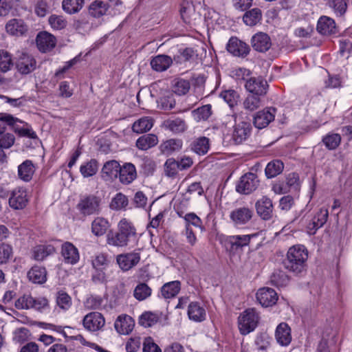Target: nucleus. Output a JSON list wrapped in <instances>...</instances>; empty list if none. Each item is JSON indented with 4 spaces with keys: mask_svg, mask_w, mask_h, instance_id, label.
Listing matches in <instances>:
<instances>
[{
    "mask_svg": "<svg viewBox=\"0 0 352 352\" xmlns=\"http://www.w3.org/2000/svg\"><path fill=\"white\" fill-rule=\"evenodd\" d=\"M256 299L263 307H267L276 302L278 296L273 289L263 287L258 290Z\"/></svg>",
    "mask_w": 352,
    "mask_h": 352,
    "instance_id": "obj_16",
    "label": "nucleus"
},
{
    "mask_svg": "<svg viewBox=\"0 0 352 352\" xmlns=\"http://www.w3.org/2000/svg\"><path fill=\"white\" fill-rule=\"evenodd\" d=\"M226 48L230 54L239 57L246 56L250 50L248 45L238 39L236 37L230 38Z\"/></svg>",
    "mask_w": 352,
    "mask_h": 352,
    "instance_id": "obj_13",
    "label": "nucleus"
},
{
    "mask_svg": "<svg viewBox=\"0 0 352 352\" xmlns=\"http://www.w3.org/2000/svg\"><path fill=\"white\" fill-rule=\"evenodd\" d=\"M33 297L24 294L15 302V307L18 309H29L32 308Z\"/></svg>",
    "mask_w": 352,
    "mask_h": 352,
    "instance_id": "obj_61",
    "label": "nucleus"
},
{
    "mask_svg": "<svg viewBox=\"0 0 352 352\" xmlns=\"http://www.w3.org/2000/svg\"><path fill=\"white\" fill-rule=\"evenodd\" d=\"M181 289V283L178 280L165 283L161 288L162 296L164 298H171L177 296Z\"/></svg>",
    "mask_w": 352,
    "mask_h": 352,
    "instance_id": "obj_37",
    "label": "nucleus"
},
{
    "mask_svg": "<svg viewBox=\"0 0 352 352\" xmlns=\"http://www.w3.org/2000/svg\"><path fill=\"white\" fill-rule=\"evenodd\" d=\"M153 126V120L149 117H142L135 121L132 130L136 133H142L149 131Z\"/></svg>",
    "mask_w": 352,
    "mask_h": 352,
    "instance_id": "obj_38",
    "label": "nucleus"
},
{
    "mask_svg": "<svg viewBox=\"0 0 352 352\" xmlns=\"http://www.w3.org/2000/svg\"><path fill=\"white\" fill-rule=\"evenodd\" d=\"M259 181L256 175L252 173L243 175L236 186V190L240 194L249 195L258 186Z\"/></svg>",
    "mask_w": 352,
    "mask_h": 352,
    "instance_id": "obj_5",
    "label": "nucleus"
},
{
    "mask_svg": "<svg viewBox=\"0 0 352 352\" xmlns=\"http://www.w3.org/2000/svg\"><path fill=\"white\" fill-rule=\"evenodd\" d=\"M276 113L274 107H266L257 111L253 118L254 125L259 129L265 128L274 120Z\"/></svg>",
    "mask_w": 352,
    "mask_h": 352,
    "instance_id": "obj_7",
    "label": "nucleus"
},
{
    "mask_svg": "<svg viewBox=\"0 0 352 352\" xmlns=\"http://www.w3.org/2000/svg\"><path fill=\"white\" fill-rule=\"evenodd\" d=\"M30 281L36 284H42L47 280V271L41 266H33L28 272Z\"/></svg>",
    "mask_w": 352,
    "mask_h": 352,
    "instance_id": "obj_31",
    "label": "nucleus"
},
{
    "mask_svg": "<svg viewBox=\"0 0 352 352\" xmlns=\"http://www.w3.org/2000/svg\"><path fill=\"white\" fill-rule=\"evenodd\" d=\"M140 260V254L135 252L120 254L116 258L118 265L124 271L131 269L139 263Z\"/></svg>",
    "mask_w": 352,
    "mask_h": 352,
    "instance_id": "obj_19",
    "label": "nucleus"
},
{
    "mask_svg": "<svg viewBox=\"0 0 352 352\" xmlns=\"http://www.w3.org/2000/svg\"><path fill=\"white\" fill-rule=\"evenodd\" d=\"M318 32L323 35H328L335 33L336 23L333 19L322 16L320 17L317 24Z\"/></svg>",
    "mask_w": 352,
    "mask_h": 352,
    "instance_id": "obj_26",
    "label": "nucleus"
},
{
    "mask_svg": "<svg viewBox=\"0 0 352 352\" xmlns=\"http://www.w3.org/2000/svg\"><path fill=\"white\" fill-rule=\"evenodd\" d=\"M254 212L248 207H239L234 209L230 214V218L234 224L245 225L252 218Z\"/></svg>",
    "mask_w": 352,
    "mask_h": 352,
    "instance_id": "obj_12",
    "label": "nucleus"
},
{
    "mask_svg": "<svg viewBox=\"0 0 352 352\" xmlns=\"http://www.w3.org/2000/svg\"><path fill=\"white\" fill-rule=\"evenodd\" d=\"M283 163L280 160H274L268 163L265 172L267 178H273L279 175L283 170Z\"/></svg>",
    "mask_w": 352,
    "mask_h": 352,
    "instance_id": "obj_47",
    "label": "nucleus"
},
{
    "mask_svg": "<svg viewBox=\"0 0 352 352\" xmlns=\"http://www.w3.org/2000/svg\"><path fill=\"white\" fill-rule=\"evenodd\" d=\"M182 146V142L180 140L170 139L166 141L162 146V151L167 154L179 151Z\"/></svg>",
    "mask_w": 352,
    "mask_h": 352,
    "instance_id": "obj_57",
    "label": "nucleus"
},
{
    "mask_svg": "<svg viewBox=\"0 0 352 352\" xmlns=\"http://www.w3.org/2000/svg\"><path fill=\"white\" fill-rule=\"evenodd\" d=\"M210 148V140L206 137L195 139L190 144V149L199 155L207 153Z\"/></svg>",
    "mask_w": 352,
    "mask_h": 352,
    "instance_id": "obj_34",
    "label": "nucleus"
},
{
    "mask_svg": "<svg viewBox=\"0 0 352 352\" xmlns=\"http://www.w3.org/2000/svg\"><path fill=\"white\" fill-rule=\"evenodd\" d=\"M188 315L190 320L195 322H201L206 318L205 309L196 302L188 305Z\"/></svg>",
    "mask_w": 352,
    "mask_h": 352,
    "instance_id": "obj_35",
    "label": "nucleus"
},
{
    "mask_svg": "<svg viewBox=\"0 0 352 352\" xmlns=\"http://www.w3.org/2000/svg\"><path fill=\"white\" fill-rule=\"evenodd\" d=\"M111 263V258L104 253H99L92 260V265L96 270H104Z\"/></svg>",
    "mask_w": 352,
    "mask_h": 352,
    "instance_id": "obj_52",
    "label": "nucleus"
},
{
    "mask_svg": "<svg viewBox=\"0 0 352 352\" xmlns=\"http://www.w3.org/2000/svg\"><path fill=\"white\" fill-rule=\"evenodd\" d=\"M109 8L107 3L102 1L95 0L88 8L89 14L94 17L99 18L104 16Z\"/></svg>",
    "mask_w": 352,
    "mask_h": 352,
    "instance_id": "obj_33",
    "label": "nucleus"
},
{
    "mask_svg": "<svg viewBox=\"0 0 352 352\" xmlns=\"http://www.w3.org/2000/svg\"><path fill=\"white\" fill-rule=\"evenodd\" d=\"M256 212L264 220H268L272 218L273 214V204L272 200L263 196L255 204Z\"/></svg>",
    "mask_w": 352,
    "mask_h": 352,
    "instance_id": "obj_15",
    "label": "nucleus"
},
{
    "mask_svg": "<svg viewBox=\"0 0 352 352\" xmlns=\"http://www.w3.org/2000/svg\"><path fill=\"white\" fill-rule=\"evenodd\" d=\"M135 235L136 230L133 224L126 219H122L118 224V231H110L107 234V244L118 248L125 247Z\"/></svg>",
    "mask_w": 352,
    "mask_h": 352,
    "instance_id": "obj_2",
    "label": "nucleus"
},
{
    "mask_svg": "<svg viewBox=\"0 0 352 352\" xmlns=\"http://www.w3.org/2000/svg\"><path fill=\"white\" fill-rule=\"evenodd\" d=\"M101 199L94 195L82 196L76 206L82 216L98 214L101 211Z\"/></svg>",
    "mask_w": 352,
    "mask_h": 352,
    "instance_id": "obj_3",
    "label": "nucleus"
},
{
    "mask_svg": "<svg viewBox=\"0 0 352 352\" xmlns=\"http://www.w3.org/2000/svg\"><path fill=\"white\" fill-rule=\"evenodd\" d=\"M119 179L121 183L129 184L137 177L135 166L131 163H126L120 168Z\"/></svg>",
    "mask_w": 352,
    "mask_h": 352,
    "instance_id": "obj_24",
    "label": "nucleus"
},
{
    "mask_svg": "<svg viewBox=\"0 0 352 352\" xmlns=\"http://www.w3.org/2000/svg\"><path fill=\"white\" fill-rule=\"evenodd\" d=\"M151 289L144 283L138 284L134 289V297L141 301L144 300L151 295Z\"/></svg>",
    "mask_w": 352,
    "mask_h": 352,
    "instance_id": "obj_51",
    "label": "nucleus"
},
{
    "mask_svg": "<svg viewBox=\"0 0 352 352\" xmlns=\"http://www.w3.org/2000/svg\"><path fill=\"white\" fill-rule=\"evenodd\" d=\"M245 88L250 94L265 97L269 85L261 76L250 77L245 83Z\"/></svg>",
    "mask_w": 352,
    "mask_h": 352,
    "instance_id": "obj_6",
    "label": "nucleus"
},
{
    "mask_svg": "<svg viewBox=\"0 0 352 352\" xmlns=\"http://www.w3.org/2000/svg\"><path fill=\"white\" fill-rule=\"evenodd\" d=\"M104 323L105 320L103 316L96 311L87 314L82 320L85 329L92 332L100 330L104 327Z\"/></svg>",
    "mask_w": 352,
    "mask_h": 352,
    "instance_id": "obj_9",
    "label": "nucleus"
},
{
    "mask_svg": "<svg viewBox=\"0 0 352 352\" xmlns=\"http://www.w3.org/2000/svg\"><path fill=\"white\" fill-rule=\"evenodd\" d=\"M328 217V210L326 208H320L307 225L306 228L307 233L309 235L315 234L317 230L325 224Z\"/></svg>",
    "mask_w": 352,
    "mask_h": 352,
    "instance_id": "obj_11",
    "label": "nucleus"
},
{
    "mask_svg": "<svg viewBox=\"0 0 352 352\" xmlns=\"http://www.w3.org/2000/svg\"><path fill=\"white\" fill-rule=\"evenodd\" d=\"M272 284L276 287H285L289 282V277L280 270H276L270 277Z\"/></svg>",
    "mask_w": 352,
    "mask_h": 352,
    "instance_id": "obj_44",
    "label": "nucleus"
},
{
    "mask_svg": "<svg viewBox=\"0 0 352 352\" xmlns=\"http://www.w3.org/2000/svg\"><path fill=\"white\" fill-rule=\"evenodd\" d=\"M179 166L178 162L173 158L168 159L164 164V172L168 177H174L178 173Z\"/></svg>",
    "mask_w": 352,
    "mask_h": 352,
    "instance_id": "obj_59",
    "label": "nucleus"
},
{
    "mask_svg": "<svg viewBox=\"0 0 352 352\" xmlns=\"http://www.w3.org/2000/svg\"><path fill=\"white\" fill-rule=\"evenodd\" d=\"M259 317L253 308L247 309L238 318L239 328L241 333L246 335L256 327Z\"/></svg>",
    "mask_w": 352,
    "mask_h": 352,
    "instance_id": "obj_4",
    "label": "nucleus"
},
{
    "mask_svg": "<svg viewBox=\"0 0 352 352\" xmlns=\"http://www.w3.org/2000/svg\"><path fill=\"white\" fill-rule=\"evenodd\" d=\"M127 205V197L124 195L119 192L117 193L116 195L112 199L110 204V208L112 210H119L126 208Z\"/></svg>",
    "mask_w": 352,
    "mask_h": 352,
    "instance_id": "obj_55",
    "label": "nucleus"
},
{
    "mask_svg": "<svg viewBox=\"0 0 352 352\" xmlns=\"http://www.w3.org/2000/svg\"><path fill=\"white\" fill-rule=\"evenodd\" d=\"M172 63V58L164 54L157 55L151 60V66L152 69L156 72L166 71L170 67Z\"/></svg>",
    "mask_w": 352,
    "mask_h": 352,
    "instance_id": "obj_27",
    "label": "nucleus"
},
{
    "mask_svg": "<svg viewBox=\"0 0 352 352\" xmlns=\"http://www.w3.org/2000/svg\"><path fill=\"white\" fill-rule=\"evenodd\" d=\"M120 166L116 160L106 162L102 168V177L105 181H109L116 178L119 173Z\"/></svg>",
    "mask_w": 352,
    "mask_h": 352,
    "instance_id": "obj_28",
    "label": "nucleus"
},
{
    "mask_svg": "<svg viewBox=\"0 0 352 352\" xmlns=\"http://www.w3.org/2000/svg\"><path fill=\"white\" fill-rule=\"evenodd\" d=\"M220 96L230 107H233L236 104L239 99V94L234 90L222 91Z\"/></svg>",
    "mask_w": 352,
    "mask_h": 352,
    "instance_id": "obj_63",
    "label": "nucleus"
},
{
    "mask_svg": "<svg viewBox=\"0 0 352 352\" xmlns=\"http://www.w3.org/2000/svg\"><path fill=\"white\" fill-rule=\"evenodd\" d=\"M16 67L21 74H28L36 68V61L33 56L22 53L16 61Z\"/></svg>",
    "mask_w": 352,
    "mask_h": 352,
    "instance_id": "obj_10",
    "label": "nucleus"
},
{
    "mask_svg": "<svg viewBox=\"0 0 352 352\" xmlns=\"http://www.w3.org/2000/svg\"><path fill=\"white\" fill-rule=\"evenodd\" d=\"M263 96H259L249 94L243 102V107L245 110L252 112L256 111L264 104Z\"/></svg>",
    "mask_w": 352,
    "mask_h": 352,
    "instance_id": "obj_32",
    "label": "nucleus"
},
{
    "mask_svg": "<svg viewBox=\"0 0 352 352\" xmlns=\"http://www.w3.org/2000/svg\"><path fill=\"white\" fill-rule=\"evenodd\" d=\"M49 23L54 30L64 29L67 25V21L62 16L53 14L49 17Z\"/></svg>",
    "mask_w": 352,
    "mask_h": 352,
    "instance_id": "obj_62",
    "label": "nucleus"
},
{
    "mask_svg": "<svg viewBox=\"0 0 352 352\" xmlns=\"http://www.w3.org/2000/svg\"><path fill=\"white\" fill-rule=\"evenodd\" d=\"M36 45L41 52H49L55 47L56 38L46 32H41L36 36Z\"/></svg>",
    "mask_w": 352,
    "mask_h": 352,
    "instance_id": "obj_20",
    "label": "nucleus"
},
{
    "mask_svg": "<svg viewBox=\"0 0 352 352\" xmlns=\"http://www.w3.org/2000/svg\"><path fill=\"white\" fill-rule=\"evenodd\" d=\"M308 252L304 245H294L287 253L283 261V267L296 274H301L305 270Z\"/></svg>",
    "mask_w": 352,
    "mask_h": 352,
    "instance_id": "obj_1",
    "label": "nucleus"
},
{
    "mask_svg": "<svg viewBox=\"0 0 352 352\" xmlns=\"http://www.w3.org/2000/svg\"><path fill=\"white\" fill-rule=\"evenodd\" d=\"M261 234V232H256L250 234H237L230 236L228 242L233 250H238L250 245L252 241H256Z\"/></svg>",
    "mask_w": 352,
    "mask_h": 352,
    "instance_id": "obj_8",
    "label": "nucleus"
},
{
    "mask_svg": "<svg viewBox=\"0 0 352 352\" xmlns=\"http://www.w3.org/2000/svg\"><path fill=\"white\" fill-rule=\"evenodd\" d=\"M190 88V83L188 80L177 78L173 81V91L178 96L186 94Z\"/></svg>",
    "mask_w": 352,
    "mask_h": 352,
    "instance_id": "obj_41",
    "label": "nucleus"
},
{
    "mask_svg": "<svg viewBox=\"0 0 352 352\" xmlns=\"http://www.w3.org/2000/svg\"><path fill=\"white\" fill-rule=\"evenodd\" d=\"M61 255L65 263L76 264L79 261V252L78 249L69 242H65L62 245Z\"/></svg>",
    "mask_w": 352,
    "mask_h": 352,
    "instance_id": "obj_18",
    "label": "nucleus"
},
{
    "mask_svg": "<svg viewBox=\"0 0 352 352\" xmlns=\"http://www.w3.org/2000/svg\"><path fill=\"white\" fill-rule=\"evenodd\" d=\"M157 142V137L154 134L150 133L140 137L136 141V146L140 150L146 151L155 146Z\"/></svg>",
    "mask_w": 352,
    "mask_h": 352,
    "instance_id": "obj_36",
    "label": "nucleus"
},
{
    "mask_svg": "<svg viewBox=\"0 0 352 352\" xmlns=\"http://www.w3.org/2000/svg\"><path fill=\"white\" fill-rule=\"evenodd\" d=\"M13 250L11 245L6 243L0 244V264H5L12 257Z\"/></svg>",
    "mask_w": 352,
    "mask_h": 352,
    "instance_id": "obj_60",
    "label": "nucleus"
},
{
    "mask_svg": "<svg viewBox=\"0 0 352 352\" xmlns=\"http://www.w3.org/2000/svg\"><path fill=\"white\" fill-rule=\"evenodd\" d=\"M57 305L63 310H67L72 306V298L65 292L59 291L56 294Z\"/></svg>",
    "mask_w": 352,
    "mask_h": 352,
    "instance_id": "obj_56",
    "label": "nucleus"
},
{
    "mask_svg": "<svg viewBox=\"0 0 352 352\" xmlns=\"http://www.w3.org/2000/svg\"><path fill=\"white\" fill-rule=\"evenodd\" d=\"M262 19V12L259 8H254L247 11L243 16V22L249 26L256 25Z\"/></svg>",
    "mask_w": 352,
    "mask_h": 352,
    "instance_id": "obj_39",
    "label": "nucleus"
},
{
    "mask_svg": "<svg viewBox=\"0 0 352 352\" xmlns=\"http://www.w3.org/2000/svg\"><path fill=\"white\" fill-rule=\"evenodd\" d=\"M180 14L186 23H190L195 15V8L192 3L184 1L181 5Z\"/></svg>",
    "mask_w": 352,
    "mask_h": 352,
    "instance_id": "obj_40",
    "label": "nucleus"
},
{
    "mask_svg": "<svg viewBox=\"0 0 352 352\" xmlns=\"http://www.w3.org/2000/svg\"><path fill=\"white\" fill-rule=\"evenodd\" d=\"M13 66L11 54L6 51L0 50V72H6Z\"/></svg>",
    "mask_w": 352,
    "mask_h": 352,
    "instance_id": "obj_54",
    "label": "nucleus"
},
{
    "mask_svg": "<svg viewBox=\"0 0 352 352\" xmlns=\"http://www.w3.org/2000/svg\"><path fill=\"white\" fill-rule=\"evenodd\" d=\"M0 121L6 123L8 126H11L12 130L16 133V128H21L19 124H23L24 126H28V123L24 122L20 119L13 116L11 114L6 113H0Z\"/></svg>",
    "mask_w": 352,
    "mask_h": 352,
    "instance_id": "obj_49",
    "label": "nucleus"
},
{
    "mask_svg": "<svg viewBox=\"0 0 352 352\" xmlns=\"http://www.w3.org/2000/svg\"><path fill=\"white\" fill-rule=\"evenodd\" d=\"M251 124L247 122H241L236 124L233 132V139L236 144H240L245 140L251 132Z\"/></svg>",
    "mask_w": 352,
    "mask_h": 352,
    "instance_id": "obj_23",
    "label": "nucleus"
},
{
    "mask_svg": "<svg viewBox=\"0 0 352 352\" xmlns=\"http://www.w3.org/2000/svg\"><path fill=\"white\" fill-rule=\"evenodd\" d=\"M35 171V167L31 160H26L18 166V177L20 179L30 182Z\"/></svg>",
    "mask_w": 352,
    "mask_h": 352,
    "instance_id": "obj_30",
    "label": "nucleus"
},
{
    "mask_svg": "<svg viewBox=\"0 0 352 352\" xmlns=\"http://www.w3.org/2000/svg\"><path fill=\"white\" fill-rule=\"evenodd\" d=\"M28 202V194L26 190L23 188H18L14 190L9 199V205L14 210H21L24 208Z\"/></svg>",
    "mask_w": 352,
    "mask_h": 352,
    "instance_id": "obj_14",
    "label": "nucleus"
},
{
    "mask_svg": "<svg viewBox=\"0 0 352 352\" xmlns=\"http://www.w3.org/2000/svg\"><path fill=\"white\" fill-rule=\"evenodd\" d=\"M159 318L152 312H145L139 318V324L144 327H150L157 323Z\"/></svg>",
    "mask_w": 352,
    "mask_h": 352,
    "instance_id": "obj_53",
    "label": "nucleus"
},
{
    "mask_svg": "<svg viewBox=\"0 0 352 352\" xmlns=\"http://www.w3.org/2000/svg\"><path fill=\"white\" fill-rule=\"evenodd\" d=\"M55 248L52 245H41L36 246L33 252L34 258L36 261H43L47 256L52 254Z\"/></svg>",
    "mask_w": 352,
    "mask_h": 352,
    "instance_id": "obj_45",
    "label": "nucleus"
},
{
    "mask_svg": "<svg viewBox=\"0 0 352 352\" xmlns=\"http://www.w3.org/2000/svg\"><path fill=\"white\" fill-rule=\"evenodd\" d=\"M164 126L175 133H182L186 130V126L184 120L176 118L167 120L164 123Z\"/></svg>",
    "mask_w": 352,
    "mask_h": 352,
    "instance_id": "obj_48",
    "label": "nucleus"
},
{
    "mask_svg": "<svg viewBox=\"0 0 352 352\" xmlns=\"http://www.w3.org/2000/svg\"><path fill=\"white\" fill-rule=\"evenodd\" d=\"M85 0H63L62 7L63 10L69 14L78 12L83 7Z\"/></svg>",
    "mask_w": 352,
    "mask_h": 352,
    "instance_id": "obj_42",
    "label": "nucleus"
},
{
    "mask_svg": "<svg viewBox=\"0 0 352 352\" xmlns=\"http://www.w3.org/2000/svg\"><path fill=\"white\" fill-rule=\"evenodd\" d=\"M114 327L119 333L126 335L132 331L134 327V320L131 316H120L115 321Z\"/></svg>",
    "mask_w": 352,
    "mask_h": 352,
    "instance_id": "obj_22",
    "label": "nucleus"
},
{
    "mask_svg": "<svg viewBox=\"0 0 352 352\" xmlns=\"http://www.w3.org/2000/svg\"><path fill=\"white\" fill-rule=\"evenodd\" d=\"M185 221V228H191L193 226L196 228L203 230L201 219L194 212H189L184 216Z\"/></svg>",
    "mask_w": 352,
    "mask_h": 352,
    "instance_id": "obj_58",
    "label": "nucleus"
},
{
    "mask_svg": "<svg viewBox=\"0 0 352 352\" xmlns=\"http://www.w3.org/2000/svg\"><path fill=\"white\" fill-rule=\"evenodd\" d=\"M157 106L164 111L173 109L175 106V101L173 96H164L157 100Z\"/></svg>",
    "mask_w": 352,
    "mask_h": 352,
    "instance_id": "obj_64",
    "label": "nucleus"
},
{
    "mask_svg": "<svg viewBox=\"0 0 352 352\" xmlns=\"http://www.w3.org/2000/svg\"><path fill=\"white\" fill-rule=\"evenodd\" d=\"M251 43L253 49L259 52H265L272 46L270 37L263 32L254 34L251 39Z\"/></svg>",
    "mask_w": 352,
    "mask_h": 352,
    "instance_id": "obj_17",
    "label": "nucleus"
},
{
    "mask_svg": "<svg viewBox=\"0 0 352 352\" xmlns=\"http://www.w3.org/2000/svg\"><path fill=\"white\" fill-rule=\"evenodd\" d=\"M98 169V162L96 160H91L80 166V171L84 177H89L94 175L97 173Z\"/></svg>",
    "mask_w": 352,
    "mask_h": 352,
    "instance_id": "obj_50",
    "label": "nucleus"
},
{
    "mask_svg": "<svg viewBox=\"0 0 352 352\" xmlns=\"http://www.w3.org/2000/svg\"><path fill=\"white\" fill-rule=\"evenodd\" d=\"M110 227L109 221L102 217H96L91 224V233L96 236H102Z\"/></svg>",
    "mask_w": 352,
    "mask_h": 352,
    "instance_id": "obj_29",
    "label": "nucleus"
},
{
    "mask_svg": "<svg viewBox=\"0 0 352 352\" xmlns=\"http://www.w3.org/2000/svg\"><path fill=\"white\" fill-rule=\"evenodd\" d=\"M322 142L329 150H335L341 142V136L338 133L331 132L322 138Z\"/></svg>",
    "mask_w": 352,
    "mask_h": 352,
    "instance_id": "obj_46",
    "label": "nucleus"
},
{
    "mask_svg": "<svg viewBox=\"0 0 352 352\" xmlns=\"http://www.w3.org/2000/svg\"><path fill=\"white\" fill-rule=\"evenodd\" d=\"M212 115V107L206 104L192 111V116L196 122L206 121Z\"/></svg>",
    "mask_w": 352,
    "mask_h": 352,
    "instance_id": "obj_43",
    "label": "nucleus"
},
{
    "mask_svg": "<svg viewBox=\"0 0 352 352\" xmlns=\"http://www.w3.org/2000/svg\"><path fill=\"white\" fill-rule=\"evenodd\" d=\"M6 29L12 35L21 36L27 32L28 27L22 19H12L7 23Z\"/></svg>",
    "mask_w": 352,
    "mask_h": 352,
    "instance_id": "obj_25",
    "label": "nucleus"
},
{
    "mask_svg": "<svg viewBox=\"0 0 352 352\" xmlns=\"http://www.w3.org/2000/svg\"><path fill=\"white\" fill-rule=\"evenodd\" d=\"M277 342L281 346H287L292 341L291 329L285 322L280 323L275 331Z\"/></svg>",
    "mask_w": 352,
    "mask_h": 352,
    "instance_id": "obj_21",
    "label": "nucleus"
}]
</instances>
